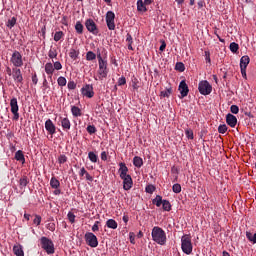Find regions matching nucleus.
<instances>
[{
	"label": "nucleus",
	"mask_w": 256,
	"mask_h": 256,
	"mask_svg": "<svg viewBox=\"0 0 256 256\" xmlns=\"http://www.w3.org/2000/svg\"><path fill=\"white\" fill-rule=\"evenodd\" d=\"M152 240L154 243H157V245H166L167 244V233H165V230L159 226H154L152 228Z\"/></svg>",
	"instance_id": "nucleus-1"
},
{
	"label": "nucleus",
	"mask_w": 256,
	"mask_h": 256,
	"mask_svg": "<svg viewBox=\"0 0 256 256\" xmlns=\"http://www.w3.org/2000/svg\"><path fill=\"white\" fill-rule=\"evenodd\" d=\"M98 59V78L95 77V81H103L106 79L107 75H109V68H107V60L103 59L101 54L97 55Z\"/></svg>",
	"instance_id": "nucleus-2"
},
{
	"label": "nucleus",
	"mask_w": 256,
	"mask_h": 256,
	"mask_svg": "<svg viewBox=\"0 0 256 256\" xmlns=\"http://www.w3.org/2000/svg\"><path fill=\"white\" fill-rule=\"evenodd\" d=\"M41 248L46 251L47 255H53L55 253V244L52 239H49L45 236L40 238Z\"/></svg>",
	"instance_id": "nucleus-3"
},
{
	"label": "nucleus",
	"mask_w": 256,
	"mask_h": 256,
	"mask_svg": "<svg viewBox=\"0 0 256 256\" xmlns=\"http://www.w3.org/2000/svg\"><path fill=\"white\" fill-rule=\"evenodd\" d=\"M181 249L185 255L193 253V243L191 242V235H183L181 237Z\"/></svg>",
	"instance_id": "nucleus-4"
},
{
	"label": "nucleus",
	"mask_w": 256,
	"mask_h": 256,
	"mask_svg": "<svg viewBox=\"0 0 256 256\" xmlns=\"http://www.w3.org/2000/svg\"><path fill=\"white\" fill-rule=\"evenodd\" d=\"M198 91L201 95H211L213 86L207 80H202L198 84Z\"/></svg>",
	"instance_id": "nucleus-5"
},
{
	"label": "nucleus",
	"mask_w": 256,
	"mask_h": 256,
	"mask_svg": "<svg viewBox=\"0 0 256 256\" xmlns=\"http://www.w3.org/2000/svg\"><path fill=\"white\" fill-rule=\"evenodd\" d=\"M10 62L17 69V67H23V55L21 52L15 50L10 58Z\"/></svg>",
	"instance_id": "nucleus-6"
},
{
	"label": "nucleus",
	"mask_w": 256,
	"mask_h": 256,
	"mask_svg": "<svg viewBox=\"0 0 256 256\" xmlns=\"http://www.w3.org/2000/svg\"><path fill=\"white\" fill-rule=\"evenodd\" d=\"M84 239L89 247L95 248L99 246V240H97V236L92 232H87L84 235Z\"/></svg>",
	"instance_id": "nucleus-7"
},
{
	"label": "nucleus",
	"mask_w": 256,
	"mask_h": 256,
	"mask_svg": "<svg viewBox=\"0 0 256 256\" xmlns=\"http://www.w3.org/2000/svg\"><path fill=\"white\" fill-rule=\"evenodd\" d=\"M10 110L13 114V121H19V103L17 102V98L10 100Z\"/></svg>",
	"instance_id": "nucleus-8"
},
{
	"label": "nucleus",
	"mask_w": 256,
	"mask_h": 256,
	"mask_svg": "<svg viewBox=\"0 0 256 256\" xmlns=\"http://www.w3.org/2000/svg\"><path fill=\"white\" fill-rule=\"evenodd\" d=\"M106 25L109 31H115V12L108 11L106 13Z\"/></svg>",
	"instance_id": "nucleus-9"
},
{
	"label": "nucleus",
	"mask_w": 256,
	"mask_h": 256,
	"mask_svg": "<svg viewBox=\"0 0 256 256\" xmlns=\"http://www.w3.org/2000/svg\"><path fill=\"white\" fill-rule=\"evenodd\" d=\"M81 93L83 97H87L88 99H93L95 97V92L93 91V85L86 84L81 88Z\"/></svg>",
	"instance_id": "nucleus-10"
},
{
	"label": "nucleus",
	"mask_w": 256,
	"mask_h": 256,
	"mask_svg": "<svg viewBox=\"0 0 256 256\" xmlns=\"http://www.w3.org/2000/svg\"><path fill=\"white\" fill-rule=\"evenodd\" d=\"M85 27L93 35H98L99 29H97V24H95V21H93V19L86 20Z\"/></svg>",
	"instance_id": "nucleus-11"
},
{
	"label": "nucleus",
	"mask_w": 256,
	"mask_h": 256,
	"mask_svg": "<svg viewBox=\"0 0 256 256\" xmlns=\"http://www.w3.org/2000/svg\"><path fill=\"white\" fill-rule=\"evenodd\" d=\"M179 91H180V95H181V99L187 97V95H189V86H187V83L185 82V80H182L179 84Z\"/></svg>",
	"instance_id": "nucleus-12"
},
{
	"label": "nucleus",
	"mask_w": 256,
	"mask_h": 256,
	"mask_svg": "<svg viewBox=\"0 0 256 256\" xmlns=\"http://www.w3.org/2000/svg\"><path fill=\"white\" fill-rule=\"evenodd\" d=\"M12 77L15 83H23V74L21 73V69L13 68L12 69Z\"/></svg>",
	"instance_id": "nucleus-13"
},
{
	"label": "nucleus",
	"mask_w": 256,
	"mask_h": 256,
	"mask_svg": "<svg viewBox=\"0 0 256 256\" xmlns=\"http://www.w3.org/2000/svg\"><path fill=\"white\" fill-rule=\"evenodd\" d=\"M123 180V189L124 191H129L131 187H133V178H131V175L124 176V178H121Z\"/></svg>",
	"instance_id": "nucleus-14"
},
{
	"label": "nucleus",
	"mask_w": 256,
	"mask_h": 256,
	"mask_svg": "<svg viewBox=\"0 0 256 256\" xmlns=\"http://www.w3.org/2000/svg\"><path fill=\"white\" fill-rule=\"evenodd\" d=\"M119 167L120 168L118 170V173L120 174V179H123L124 177H128L129 174H127V173H129V168H127V165L125 163L121 162L119 164Z\"/></svg>",
	"instance_id": "nucleus-15"
},
{
	"label": "nucleus",
	"mask_w": 256,
	"mask_h": 256,
	"mask_svg": "<svg viewBox=\"0 0 256 256\" xmlns=\"http://www.w3.org/2000/svg\"><path fill=\"white\" fill-rule=\"evenodd\" d=\"M45 129L46 131H48L50 135H55L56 128H55V124H53V121H51V119L46 120Z\"/></svg>",
	"instance_id": "nucleus-16"
},
{
	"label": "nucleus",
	"mask_w": 256,
	"mask_h": 256,
	"mask_svg": "<svg viewBox=\"0 0 256 256\" xmlns=\"http://www.w3.org/2000/svg\"><path fill=\"white\" fill-rule=\"evenodd\" d=\"M45 73L48 75L49 79L53 78V73H55V68L53 67V63L47 62L44 66Z\"/></svg>",
	"instance_id": "nucleus-17"
},
{
	"label": "nucleus",
	"mask_w": 256,
	"mask_h": 256,
	"mask_svg": "<svg viewBox=\"0 0 256 256\" xmlns=\"http://www.w3.org/2000/svg\"><path fill=\"white\" fill-rule=\"evenodd\" d=\"M226 123L229 127H235L237 125V117L233 114L226 115Z\"/></svg>",
	"instance_id": "nucleus-18"
},
{
	"label": "nucleus",
	"mask_w": 256,
	"mask_h": 256,
	"mask_svg": "<svg viewBox=\"0 0 256 256\" xmlns=\"http://www.w3.org/2000/svg\"><path fill=\"white\" fill-rule=\"evenodd\" d=\"M60 125L63 131H69V129H71V121L69 118H60Z\"/></svg>",
	"instance_id": "nucleus-19"
},
{
	"label": "nucleus",
	"mask_w": 256,
	"mask_h": 256,
	"mask_svg": "<svg viewBox=\"0 0 256 256\" xmlns=\"http://www.w3.org/2000/svg\"><path fill=\"white\" fill-rule=\"evenodd\" d=\"M249 63H251V58L248 55L242 56L240 59V69H247Z\"/></svg>",
	"instance_id": "nucleus-20"
},
{
	"label": "nucleus",
	"mask_w": 256,
	"mask_h": 256,
	"mask_svg": "<svg viewBox=\"0 0 256 256\" xmlns=\"http://www.w3.org/2000/svg\"><path fill=\"white\" fill-rule=\"evenodd\" d=\"M13 253L16 256H25V252H23V246L22 245H14L13 246Z\"/></svg>",
	"instance_id": "nucleus-21"
},
{
	"label": "nucleus",
	"mask_w": 256,
	"mask_h": 256,
	"mask_svg": "<svg viewBox=\"0 0 256 256\" xmlns=\"http://www.w3.org/2000/svg\"><path fill=\"white\" fill-rule=\"evenodd\" d=\"M79 49L77 48H71L70 52H69V57L70 59H73V61H77V59H79Z\"/></svg>",
	"instance_id": "nucleus-22"
},
{
	"label": "nucleus",
	"mask_w": 256,
	"mask_h": 256,
	"mask_svg": "<svg viewBox=\"0 0 256 256\" xmlns=\"http://www.w3.org/2000/svg\"><path fill=\"white\" fill-rule=\"evenodd\" d=\"M14 159H16V161H20V163L24 164L25 163V154H23V151L18 150L15 153Z\"/></svg>",
	"instance_id": "nucleus-23"
},
{
	"label": "nucleus",
	"mask_w": 256,
	"mask_h": 256,
	"mask_svg": "<svg viewBox=\"0 0 256 256\" xmlns=\"http://www.w3.org/2000/svg\"><path fill=\"white\" fill-rule=\"evenodd\" d=\"M133 165H134V167L141 169V167H143V158H141L139 156H135L133 158Z\"/></svg>",
	"instance_id": "nucleus-24"
},
{
	"label": "nucleus",
	"mask_w": 256,
	"mask_h": 256,
	"mask_svg": "<svg viewBox=\"0 0 256 256\" xmlns=\"http://www.w3.org/2000/svg\"><path fill=\"white\" fill-rule=\"evenodd\" d=\"M50 187H52V189H59V187H61V182H59L57 178L52 177L50 180Z\"/></svg>",
	"instance_id": "nucleus-25"
},
{
	"label": "nucleus",
	"mask_w": 256,
	"mask_h": 256,
	"mask_svg": "<svg viewBox=\"0 0 256 256\" xmlns=\"http://www.w3.org/2000/svg\"><path fill=\"white\" fill-rule=\"evenodd\" d=\"M147 4H145V2H143V0H138L137 1V9L138 11H140L141 13H145V11H147Z\"/></svg>",
	"instance_id": "nucleus-26"
},
{
	"label": "nucleus",
	"mask_w": 256,
	"mask_h": 256,
	"mask_svg": "<svg viewBox=\"0 0 256 256\" xmlns=\"http://www.w3.org/2000/svg\"><path fill=\"white\" fill-rule=\"evenodd\" d=\"M106 227H108V229H117V221H115L114 219H108L106 221Z\"/></svg>",
	"instance_id": "nucleus-27"
},
{
	"label": "nucleus",
	"mask_w": 256,
	"mask_h": 256,
	"mask_svg": "<svg viewBox=\"0 0 256 256\" xmlns=\"http://www.w3.org/2000/svg\"><path fill=\"white\" fill-rule=\"evenodd\" d=\"M19 185L21 189H25V187L29 185V178H27V176H23L22 178H20Z\"/></svg>",
	"instance_id": "nucleus-28"
},
{
	"label": "nucleus",
	"mask_w": 256,
	"mask_h": 256,
	"mask_svg": "<svg viewBox=\"0 0 256 256\" xmlns=\"http://www.w3.org/2000/svg\"><path fill=\"white\" fill-rule=\"evenodd\" d=\"M153 205H156V207H160L163 205V197L161 195H157L155 199L152 200Z\"/></svg>",
	"instance_id": "nucleus-29"
},
{
	"label": "nucleus",
	"mask_w": 256,
	"mask_h": 256,
	"mask_svg": "<svg viewBox=\"0 0 256 256\" xmlns=\"http://www.w3.org/2000/svg\"><path fill=\"white\" fill-rule=\"evenodd\" d=\"M71 113H72L73 117H81V109L77 106L71 107Z\"/></svg>",
	"instance_id": "nucleus-30"
},
{
	"label": "nucleus",
	"mask_w": 256,
	"mask_h": 256,
	"mask_svg": "<svg viewBox=\"0 0 256 256\" xmlns=\"http://www.w3.org/2000/svg\"><path fill=\"white\" fill-rule=\"evenodd\" d=\"M64 37H65V33H63V31H57L54 34V41L58 43V41H61V39H63Z\"/></svg>",
	"instance_id": "nucleus-31"
},
{
	"label": "nucleus",
	"mask_w": 256,
	"mask_h": 256,
	"mask_svg": "<svg viewBox=\"0 0 256 256\" xmlns=\"http://www.w3.org/2000/svg\"><path fill=\"white\" fill-rule=\"evenodd\" d=\"M97 59V54L93 51H88L86 53V61H95Z\"/></svg>",
	"instance_id": "nucleus-32"
},
{
	"label": "nucleus",
	"mask_w": 256,
	"mask_h": 256,
	"mask_svg": "<svg viewBox=\"0 0 256 256\" xmlns=\"http://www.w3.org/2000/svg\"><path fill=\"white\" fill-rule=\"evenodd\" d=\"M88 159L91 161V163H97V161H99V156H97L95 152H89Z\"/></svg>",
	"instance_id": "nucleus-33"
},
{
	"label": "nucleus",
	"mask_w": 256,
	"mask_h": 256,
	"mask_svg": "<svg viewBox=\"0 0 256 256\" xmlns=\"http://www.w3.org/2000/svg\"><path fill=\"white\" fill-rule=\"evenodd\" d=\"M246 237H247L248 241H250V243H253V244L256 243V233L253 234L251 232H246Z\"/></svg>",
	"instance_id": "nucleus-34"
},
{
	"label": "nucleus",
	"mask_w": 256,
	"mask_h": 256,
	"mask_svg": "<svg viewBox=\"0 0 256 256\" xmlns=\"http://www.w3.org/2000/svg\"><path fill=\"white\" fill-rule=\"evenodd\" d=\"M162 209L163 211H171V202H169L168 200H163Z\"/></svg>",
	"instance_id": "nucleus-35"
},
{
	"label": "nucleus",
	"mask_w": 256,
	"mask_h": 256,
	"mask_svg": "<svg viewBox=\"0 0 256 256\" xmlns=\"http://www.w3.org/2000/svg\"><path fill=\"white\" fill-rule=\"evenodd\" d=\"M75 30L78 33V35H83V24L81 22H76Z\"/></svg>",
	"instance_id": "nucleus-36"
},
{
	"label": "nucleus",
	"mask_w": 256,
	"mask_h": 256,
	"mask_svg": "<svg viewBox=\"0 0 256 256\" xmlns=\"http://www.w3.org/2000/svg\"><path fill=\"white\" fill-rule=\"evenodd\" d=\"M16 24H17V18L12 17L11 19L8 20L7 27H9V29H13V27H15Z\"/></svg>",
	"instance_id": "nucleus-37"
},
{
	"label": "nucleus",
	"mask_w": 256,
	"mask_h": 256,
	"mask_svg": "<svg viewBox=\"0 0 256 256\" xmlns=\"http://www.w3.org/2000/svg\"><path fill=\"white\" fill-rule=\"evenodd\" d=\"M57 55H58L57 49H55V48H51V49L49 50V52H48V57H49L50 59H56Z\"/></svg>",
	"instance_id": "nucleus-38"
},
{
	"label": "nucleus",
	"mask_w": 256,
	"mask_h": 256,
	"mask_svg": "<svg viewBox=\"0 0 256 256\" xmlns=\"http://www.w3.org/2000/svg\"><path fill=\"white\" fill-rule=\"evenodd\" d=\"M57 83H58L59 87H65V85H67V79L63 76H60L57 79Z\"/></svg>",
	"instance_id": "nucleus-39"
},
{
	"label": "nucleus",
	"mask_w": 256,
	"mask_h": 256,
	"mask_svg": "<svg viewBox=\"0 0 256 256\" xmlns=\"http://www.w3.org/2000/svg\"><path fill=\"white\" fill-rule=\"evenodd\" d=\"M172 90L171 88H167L164 91L160 92V97H171Z\"/></svg>",
	"instance_id": "nucleus-40"
},
{
	"label": "nucleus",
	"mask_w": 256,
	"mask_h": 256,
	"mask_svg": "<svg viewBox=\"0 0 256 256\" xmlns=\"http://www.w3.org/2000/svg\"><path fill=\"white\" fill-rule=\"evenodd\" d=\"M230 51L232 53H237V51H239V44L235 42L230 43Z\"/></svg>",
	"instance_id": "nucleus-41"
},
{
	"label": "nucleus",
	"mask_w": 256,
	"mask_h": 256,
	"mask_svg": "<svg viewBox=\"0 0 256 256\" xmlns=\"http://www.w3.org/2000/svg\"><path fill=\"white\" fill-rule=\"evenodd\" d=\"M175 69L176 71H180L181 73H183V71H185V64H183V62H177Z\"/></svg>",
	"instance_id": "nucleus-42"
},
{
	"label": "nucleus",
	"mask_w": 256,
	"mask_h": 256,
	"mask_svg": "<svg viewBox=\"0 0 256 256\" xmlns=\"http://www.w3.org/2000/svg\"><path fill=\"white\" fill-rule=\"evenodd\" d=\"M86 131L90 134L93 135L94 133H97V128L95 125H88L86 128Z\"/></svg>",
	"instance_id": "nucleus-43"
},
{
	"label": "nucleus",
	"mask_w": 256,
	"mask_h": 256,
	"mask_svg": "<svg viewBox=\"0 0 256 256\" xmlns=\"http://www.w3.org/2000/svg\"><path fill=\"white\" fill-rule=\"evenodd\" d=\"M185 135L187 139L193 140L195 139V136L193 135V130L192 129H186L185 130Z\"/></svg>",
	"instance_id": "nucleus-44"
},
{
	"label": "nucleus",
	"mask_w": 256,
	"mask_h": 256,
	"mask_svg": "<svg viewBox=\"0 0 256 256\" xmlns=\"http://www.w3.org/2000/svg\"><path fill=\"white\" fill-rule=\"evenodd\" d=\"M58 163L60 165H63V163H67V156L65 154H62L58 157Z\"/></svg>",
	"instance_id": "nucleus-45"
},
{
	"label": "nucleus",
	"mask_w": 256,
	"mask_h": 256,
	"mask_svg": "<svg viewBox=\"0 0 256 256\" xmlns=\"http://www.w3.org/2000/svg\"><path fill=\"white\" fill-rule=\"evenodd\" d=\"M53 67L54 71H61L63 69V65L59 61L54 62Z\"/></svg>",
	"instance_id": "nucleus-46"
},
{
	"label": "nucleus",
	"mask_w": 256,
	"mask_h": 256,
	"mask_svg": "<svg viewBox=\"0 0 256 256\" xmlns=\"http://www.w3.org/2000/svg\"><path fill=\"white\" fill-rule=\"evenodd\" d=\"M132 88L134 89V91L139 90V80H137V78H134L132 80Z\"/></svg>",
	"instance_id": "nucleus-47"
},
{
	"label": "nucleus",
	"mask_w": 256,
	"mask_h": 256,
	"mask_svg": "<svg viewBox=\"0 0 256 256\" xmlns=\"http://www.w3.org/2000/svg\"><path fill=\"white\" fill-rule=\"evenodd\" d=\"M218 133H221L222 135L227 133V125L223 124L218 127Z\"/></svg>",
	"instance_id": "nucleus-48"
},
{
	"label": "nucleus",
	"mask_w": 256,
	"mask_h": 256,
	"mask_svg": "<svg viewBox=\"0 0 256 256\" xmlns=\"http://www.w3.org/2000/svg\"><path fill=\"white\" fill-rule=\"evenodd\" d=\"M173 193H180L181 192V184H174L172 186Z\"/></svg>",
	"instance_id": "nucleus-49"
},
{
	"label": "nucleus",
	"mask_w": 256,
	"mask_h": 256,
	"mask_svg": "<svg viewBox=\"0 0 256 256\" xmlns=\"http://www.w3.org/2000/svg\"><path fill=\"white\" fill-rule=\"evenodd\" d=\"M127 84V79L125 78V76H121L119 79H118V85L119 87L123 86V85H126Z\"/></svg>",
	"instance_id": "nucleus-50"
},
{
	"label": "nucleus",
	"mask_w": 256,
	"mask_h": 256,
	"mask_svg": "<svg viewBox=\"0 0 256 256\" xmlns=\"http://www.w3.org/2000/svg\"><path fill=\"white\" fill-rule=\"evenodd\" d=\"M67 218L70 223H75V214L73 212H68Z\"/></svg>",
	"instance_id": "nucleus-51"
},
{
	"label": "nucleus",
	"mask_w": 256,
	"mask_h": 256,
	"mask_svg": "<svg viewBox=\"0 0 256 256\" xmlns=\"http://www.w3.org/2000/svg\"><path fill=\"white\" fill-rule=\"evenodd\" d=\"M230 111H231V113H233L234 115H237V113H239V106H237V105H232V106L230 107Z\"/></svg>",
	"instance_id": "nucleus-52"
},
{
	"label": "nucleus",
	"mask_w": 256,
	"mask_h": 256,
	"mask_svg": "<svg viewBox=\"0 0 256 256\" xmlns=\"http://www.w3.org/2000/svg\"><path fill=\"white\" fill-rule=\"evenodd\" d=\"M33 223H34V225H37V226L41 225V216L40 215H35Z\"/></svg>",
	"instance_id": "nucleus-53"
},
{
	"label": "nucleus",
	"mask_w": 256,
	"mask_h": 256,
	"mask_svg": "<svg viewBox=\"0 0 256 256\" xmlns=\"http://www.w3.org/2000/svg\"><path fill=\"white\" fill-rule=\"evenodd\" d=\"M204 55H205V61H206V63H211V52L205 51V52H204Z\"/></svg>",
	"instance_id": "nucleus-54"
},
{
	"label": "nucleus",
	"mask_w": 256,
	"mask_h": 256,
	"mask_svg": "<svg viewBox=\"0 0 256 256\" xmlns=\"http://www.w3.org/2000/svg\"><path fill=\"white\" fill-rule=\"evenodd\" d=\"M46 229H48V231H52V232L55 231V223H53V222L48 223L46 226Z\"/></svg>",
	"instance_id": "nucleus-55"
},
{
	"label": "nucleus",
	"mask_w": 256,
	"mask_h": 256,
	"mask_svg": "<svg viewBox=\"0 0 256 256\" xmlns=\"http://www.w3.org/2000/svg\"><path fill=\"white\" fill-rule=\"evenodd\" d=\"M155 192V186L148 185L146 186V193H154Z\"/></svg>",
	"instance_id": "nucleus-56"
},
{
	"label": "nucleus",
	"mask_w": 256,
	"mask_h": 256,
	"mask_svg": "<svg viewBox=\"0 0 256 256\" xmlns=\"http://www.w3.org/2000/svg\"><path fill=\"white\" fill-rule=\"evenodd\" d=\"M77 88V84L75 83V81H69L68 82V89H76Z\"/></svg>",
	"instance_id": "nucleus-57"
},
{
	"label": "nucleus",
	"mask_w": 256,
	"mask_h": 256,
	"mask_svg": "<svg viewBox=\"0 0 256 256\" xmlns=\"http://www.w3.org/2000/svg\"><path fill=\"white\" fill-rule=\"evenodd\" d=\"M99 223H100L99 221H96L92 226L93 233H97V231H99Z\"/></svg>",
	"instance_id": "nucleus-58"
},
{
	"label": "nucleus",
	"mask_w": 256,
	"mask_h": 256,
	"mask_svg": "<svg viewBox=\"0 0 256 256\" xmlns=\"http://www.w3.org/2000/svg\"><path fill=\"white\" fill-rule=\"evenodd\" d=\"M126 41L128 44H133V37L131 36V34L126 35Z\"/></svg>",
	"instance_id": "nucleus-59"
},
{
	"label": "nucleus",
	"mask_w": 256,
	"mask_h": 256,
	"mask_svg": "<svg viewBox=\"0 0 256 256\" xmlns=\"http://www.w3.org/2000/svg\"><path fill=\"white\" fill-rule=\"evenodd\" d=\"M86 173H87V170L85 169V167H82L79 171L80 177H85Z\"/></svg>",
	"instance_id": "nucleus-60"
},
{
	"label": "nucleus",
	"mask_w": 256,
	"mask_h": 256,
	"mask_svg": "<svg viewBox=\"0 0 256 256\" xmlns=\"http://www.w3.org/2000/svg\"><path fill=\"white\" fill-rule=\"evenodd\" d=\"M85 179H86V181L93 182V176H91V174H89V172H86Z\"/></svg>",
	"instance_id": "nucleus-61"
},
{
	"label": "nucleus",
	"mask_w": 256,
	"mask_h": 256,
	"mask_svg": "<svg viewBox=\"0 0 256 256\" xmlns=\"http://www.w3.org/2000/svg\"><path fill=\"white\" fill-rule=\"evenodd\" d=\"M129 239H130V243L132 245H135V236H133L132 232H130V234H129Z\"/></svg>",
	"instance_id": "nucleus-62"
},
{
	"label": "nucleus",
	"mask_w": 256,
	"mask_h": 256,
	"mask_svg": "<svg viewBox=\"0 0 256 256\" xmlns=\"http://www.w3.org/2000/svg\"><path fill=\"white\" fill-rule=\"evenodd\" d=\"M32 83H33L34 85H37V83H39V79L37 78V74H34V75L32 76Z\"/></svg>",
	"instance_id": "nucleus-63"
},
{
	"label": "nucleus",
	"mask_w": 256,
	"mask_h": 256,
	"mask_svg": "<svg viewBox=\"0 0 256 256\" xmlns=\"http://www.w3.org/2000/svg\"><path fill=\"white\" fill-rule=\"evenodd\" d=\"M101 159L102 161H107V152L105 151L101 152Z\"/></svg>",
	"instance_id": "nucleus-64"
}]
</instances>
